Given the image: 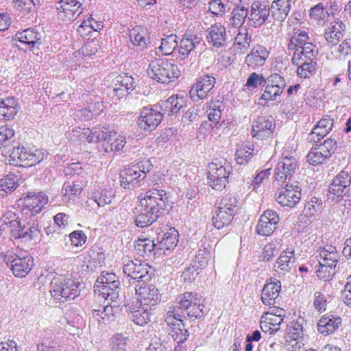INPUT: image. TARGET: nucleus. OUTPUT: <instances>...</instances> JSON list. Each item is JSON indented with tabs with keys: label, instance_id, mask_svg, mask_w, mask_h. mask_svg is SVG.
<instances>
[{
	"label": "nucleus",
	"instance_id": "1",
	"mask_svg": "<svg viewBox=\"0 0 351 351\" xmlns=\"http://www.w3.org/2000/svg\"><path fill=\"white\" fill-rule=\"evenodd\" d=\"M166 192L162 189H151L138 196L135 208V223L144 228L152 225L166 208Z\"/></svg>",
	"mask_w": 351,
	"mask_h": 351
},
{
	"label": "nucleus",
	"instance_id": "2",
	"mask_svg": "<svg viewBox=\"0 0 351 351\" xmlns=\"http://www.w3.org/2000/svg\"><path fill=\"white\" fill-rule=\"evenodd\" d=\"M0 232L1 234H9L11 239H21L22 242H29L36 239L40 232L36 220L29 221L22 225L18 215L11 210H8L3 215L0 220Z\"/></svg>",
	"mask_w": 351,
	"mask_h": 351
},
{
	"label": "nucleus",
	"instance_id": "3",
	"mask_svg": "<svg viewBox=\"0 0 351 351\" xmlns=\"http://www.w3.org/2000/svg\"><path fill=\"white\" fill-rule=\"evenodd\" d=\"M148 76L154 81L169 84L181 75V71L173 60L166 58L152 60L147 69Z\"/></svg>",
	"mask_w": 351,
	"mask_h": 351
},
{
	"label": "nucleus",
	"instance_id": "4",
	"mask_svg": "<svg viewBox=\"0 0 351 351\" xmlns=\"http://www.w3.org/2000/svg\"><path fill=\"white\" fill-rule=\"evenodd\" d=\"M232 171L230 164L226 161H213L206 169L207 184L213 190L222 191L229 181Z\"/></svg>",
	"mask_w": 351,
	"mask_h": 351
},
{
	"label": "nucleus",
	"instance_id": "5",
	"mask_svg": "<svg viewBox=\"0 0 351 351\" xmlns=\"http://www.w3.org/2000/svg\"><path fill=\"white\" fill-rule=\"evenodd\" d=\"M153 168L149 160H143L136 164L126 166L119 173L120 185L129 189L141 180H144L147 173Z\"/></svg>",
	"mask_w": 351,
	"mask_h": 351
},
{
	"label": "nucleus",
	"instance_id": "6",
	"mask_svg": "<svg viewBox=\"0 0 351 351\" xmlns=\"http://www.w3.org/2000/svg\"><path fill=\"white\" fill-rule=\"evenodd\" d=\"M50 293L55 300L64 302L68 299L77 297L79 295V288L73 278L60 275L53 278Z\"/></svg>",
	"mask_w": 351,
	"mask_h": 351
},
{
	"label": "nucleus",
	"instance_id": "7",
	"mask_svg": "<svg viewBox=\"0 0 351 351\" xmlns=\"http://www.w3.org/2000/svg\"><path fill=\"white\" fill-rule=\"evenodd\" d=\"M176 303L178 309L185 311L191 318H200L204 314V305L202 297L197 292L185 291L178 295Z\"/></svg>",
	"mask_w": 351,
	"mask_h": 351
},
{
	"label": "nucleus",
	"instance_id": "8",
	"mask_svg": "<svg viewBox=\"0 0 351 351\" xmlns=\"http://www.w3.org/2000/svg\"><path fill=\"white\" fill-rule=\"evenodd\" d=\"M49 202L48 196L42 191H29L18 200L23 213L32 216L40 213Z\"/></svg>",
	"mask_w": 351,
	"mask_h": 351
},
{
	"label": "nucleus",
	"instance_id": "9",
	"mask_svg": "<svg viewBox=\"0 0 351 351\" xmlns=\"http://www.w3.org/2000/svg\"><path fill=\"white\" fill-rule=\"evenodd\" d=\"M43 153L35 147H14L10 154L11 160L16 165L28 167L36 165L43 160Z\"/></svg>",
	"mask_w": 351,
	"mask_h": 351
},
{
	"label": "nucleus",
	"instance_id": "10",
	"mask_svg": "<svg viewBox=\"0 0 351 351\" xmlns=\"http://www.w3.org/2000/svg\"><path fill=\"white\" fill-rule=\"evenodd\" d=\"M274 198L282 207L294 208L301 201V189L298 185L287 183L284 186L278 189Z\"/></svg>",
	"mask_w": 351,
	"mask_h": 351
},
{
	"label": "nucleus",
	"instance_id": "11",
	"mask_svg": "<svg viewBox=\"0 0 351 351\" xmlns=\"http://www.w3.org/2000/svg\"><path fill=\"white\" fill-rule=\"evenodd\" d=\"M286 317V311L277 306L270 307L261 318V328L265 333L274 334L280 330V326Z\"/></svg>",
	"mask_w": 351,
	"mask_h": 351
},
{
	"label": "nucleus",
	"instance_id": "12",
	"mask_svg": "<svg viewBox=\"0 0 351 351\" xmlns=\"http://www.w3.org/2000/svg\"><path fill=\"white\" fill-rule=\"evenodd\" d=\"M95 287L97 288L99 295L104 299L114 298L117 293V289L120 287L119 278L114 274L102 271L97 278Z\"/></svg>",
	"mask_w": 351,
	"mask_h": 351
},
{
	"label": "nucleus",
	"instance_id": "13",
	"mask_svg": "<svg viewBox=\"0 0 351 351\" xmlns=\"http://www.w3.org/2000/svg\"><path fill=\"white\" fill-rule=\"evenodd\" d=\"M276 129V123L271 116L260 115L253 120L251 136L257 140L264 141L270 138Z\"/></svg>",
	"mask_w": 351,
	"mask_h": 351
},
{
	"label": "nucleus",
	"instance_id": "14",
	"mask_svg": "<svg viewBox=\"0 0 351 351\" xmlns=\"http://www.w3.org/2000/svg\"><path fill=\"white\" fill-rule=\"evenodd\" d=\"M5 261L12 274L15 277L21 278L27 276L34 265V258L31 256H24L23 257L16 254L6 256Z\"/></svg>",
	"mask_w": 351,
	"mask_h": 351
},
{
	"label": "nucleus",
	"instance_id": "15",
	"mask_svg": "<svg viewBox=\"0 0 351 351\" xmlns=\"http://www.w3.org/2000/svg\"><path fill=\"white\" fill-rule=\"evenodd\" d=\"M138 302L144 308L152 309L161 300V294L158 289L152 284H144L136 289Z\"/></svg>",
	"mask_w": 351,
	"mask_h": 351
},
{
	"label": "nucleus",
	"instance_id": "16",
	"mask_svg": "<svg viewBox=\"0 0 351 351\" xmlns=\"http://www.w3.org/2000/svg\"><path fill=\"white\" fill-rule=\"evenodd\" d=\"M280 220L278 214L272 210H267L261 215L256 231L261 236H269L276 229V226Z\"/></svg>",
	"mask_w": 351,
	"mask_h": 351
},
{
	"label": "nucleus",
	"instance_id": "17",
	"mask_svg": "<svg viewBox=\"0 0 351 351\" xmlns=\"http://www.w3.org/2000/svg\"><path fill=\"white\" fill-rule=\"evenodd\" d=\"M162 114L153 108L144 107L138 119L139 128L144 130L152 131L160 123Z\"/></svg>",
	"mask_w": 351,
	"mask_h": 351
},
{
	"label": "nucleus",
	"instance_id": "18",
	"mask_svg": "<svg viewBox=\"0 0 351 351\" xmlns=\"http://www.w3.org/2000/svg\"><path fill=\"white\" fill-rule=\"evenodd\" d=\"M215 84V78L213 76L204 75L199 77L190 90L191 98L195 101L205 99Z\"/></svg>",
	"mask_w": 351,
	"mask_h": 351
},
{
	"label": "nucleus",
	"instance_id": "19",
	"mask_svg": "<svg viewBox=\"0 0 351 351\" xmlns=\"http://www.w3.org/2000/svg\"><path fill=\"white\" fill-rule=\"evenodd\" d=\"M151 267L145 262L138 259L128 261L124 264L123 272L125 275L136 280H147L150 278L149 271Z\"/></svg>",
	"mask_w": 351,
	"mask_h": 351
},
{
	"label": "nucleus",
	"instance_id": "20",
	"mask_svg": "<svg viewBox=\"0 0 351 351\" xmlns=\"http://www.w3.org/2000/svg\"><path fill=\"white\" fill-rule=\"evenodd\" d=\"M298 167L296 159H280L274 169V181L283 184L292 177Z\"/></svg>",
	"mask_w": 351,
	"mask_h": 351
},
{
	"label": "nucleus",
	"instance_id": "21",
	"mask_svg": "<svg viewBox=\"0 0 351 351\" xmlns=\"http://www.w3.org/2000/svg\"><path fill=\"white\" fill-rule=\"evenodd\" d=\"M269 11L267 1H254L251 5L250 23L254 27H260L267 19Z\"/></svg>",
	"mask_w": 351,
	"mask_h": 351
},
{
	"label": "nucleus",
	"instance_id": "22",
	"mask_svg": "<svg viewBox=\"0 0 351 351\" xmlns=\"http://www.w3.org/2000/svg\"><path fill=\"white\" fill-rule=\"evenodd\" d=\"M303 337V327L298 321L291 322L287 327L285 346L289 351L300 348V341Z\"/></svg>",
	"mask_w": 351,
	"mask_h": 351
},
{
	"label": "nucleus",
	"instance_id": "23",
	"mask_svg": "<svg viewBox=\"0 0 351 351\" xmlns=\"http://www.w3.org/2000/svg\"><path fill=\"white\" fill-rule=\"evenodd\" d=\"M269 53V50L265 46L257 44L245 56V63L248 67L256 69L265 64Z\"/></svg>",
	"mask_w": 351,
	"mask_h": 351
},
{
	"label": "nucleus",
	"instance_id": "24",
	"mask_svg": "<svg viewBox=\"0 0 351 351\" xmlns=\"http://www.w3.org/2000/svg\"><path fill=\"white\" fill-rule=\"evenodd\" d=\"M291 58L292 65L314 61L317 55V47L313 43H307L302 47L294 49Z\"/></svg>",
	"mask_w": 351,
	"mask_h": 351
},
{
	"label": "nucleus",
	"instance_id": "25",
	"mask_svg": "<svg viewBox=\"0 0 351 351\" xmlns=\"http://www.w3.org/2000/svg\"><path fill=\"white\" fill-rule=\"evenodd\" d=\"M129 38L134 46L139 50L147 49L151 44L150 32L142 25H136L129 32Z\"/></svg>",
	"mask_w": 351,
	"mask_h": 351
},
{
	"label": "nucleus",
	"instance_id": "26",
	"mask_svg": "<svg viewBox=\"0 0 351 351\" xmlns=\"http://www.w3.org/2000/svg\"><path fill=\"white\" fill-rule=\"evenodd\" d=\"M20 110L18 99L14 96H8L0 98V120H12Z\"/></svg>",
	"mask_w": 351,
	"mask_h": 351
},
{
	"label": "nucleus",
	"instance_id": "27",
	"mask_svg": "<svg viewBox=\"0 0 351 351\" xmlns=\"http://www.w3.org/2000/svg\"><path fill=\"white\" fill-rule=\"evenodd\" d=\"M341 322L340 316L326 313L319 319L317 331L324 336H328L335 333L341 326Z\"/></svg>",
	"mask_w": 351,
	"mask_h": 351
},
{
	"label": "nucleus",
	"instance_id": "28",
	"mask_svg": "<svg viewBox=\"0 0 351 351\" xmlns=\"http://www.w3.org/2000/svg\"><path fill=\"white\" fill-rule=\"evenodd\" d=\"M280 291V281L275 278H270L263 288L261 296L262 302L267 306L275 304Z\"/></svg>",
	"mask_w": 351,
	"mask_h": 351
},
{
	"label": "nucleus",
	"instance_id": "29",
	"mask_svg": "<svg viewBox=\"0 0 351 351\" xmlns=\"http://www.w3.org/2000/svg\"><path fill=\"white\" fill-rule=\"evenodd\" d=\"M103 147L105 152H119L126 143L125 136L115 130H106V136L103 141Z\"/></svg>",
	"mask_w": 351,
	"mask_h": 351
},
{
	"label": "nucleus",
	"instance_id": "30",
	"mask_svg": "<svg viewBox=\"0 0 351 351\" xmlns=\"http://www.w3.org/2000/svg\"><path fill=\"white\" fill-rule=\"evenodd\" d=\"M58 4V14L66 19L73 20L82 12L80 0H60Z\"/></svg>",
	"mask_w": 351,
	"mask_h": 351
},
{
	"label": "nucleus",
	"instance_id": "31",
	"mask_svg": "<svg viewBox=\"0 0 351 351\" xmlns=\"http://www.w3.org/2000/svg\"><path fill=\"white\" fill-rule=\"evenodd\" d=\"M207 40L214 47L220 48L225 45L228 36L226 27L221 23L212 25L208 29Z\"/></svg>",
	"mask_w": 351,
	"mask_h": 351
},
{
	"label": "nucleus",
	"instance_id": "32",
	"mask_svg": "<svg viewBox=\"0 0 351 351\" xmlns=\"http://www.w3.org/2000/svg\"><path fill=\"white\" fill-rule=\"evenodd\" d=\"M279 81H280L279 75L271 76L266 82L265 90L260 99L267 102L276 100V97L283 92V86L278 84Z\"/></svg>",
	"mask_w": 351,
	"mask_h": 351
},
{
	"label": "nucleus",
	"instance_id": "33",
	"mask_svg": "<svg viewBox=\"0 0 351 351\" xmlns=\"http://www.w3.org/2000/svg\"><path fill=\"white\" fill-rule=\"evenodd\" d=\"M133 79L127 75H119L117 76L112 82L113 88V95L119 100L125 97L130 89L133 88Z\"/></svg>",
	"mask_w": 351,
	"mask_h": 351
},
{
	"label": "nucleus",
	"instance_id": "34",
	"mask_svg": "<svg viewBox=\"0 0 351 351\" xmlns=\"http://www.w3.org/2000/svg\"><path fill=\"white\" fill-rule=\"evenodd\" d=\"M295 260L294 250L287 248L280 253L276 261L274 269L277 272H281L282 274L287 273L291 271Z\"/></svg>",
	"mask_w": 351,
	"mask_h": 351
},
{
	"label": "nucleus",
	"instance_id": "35",
	"mask_svg": "<svg viewBox=\"0 0 351 351\" xmlns=\"http://www.w3.org/2000/svg\"><path fill=\"white\" fill-rule=\"evenodd\" d=\"M351 176L345 171H341L333 180L330 186V192L337 197H342L344 189L350 185Z\"/></svg>",
	"mask_w": 351,
	"mask_h": 351
},
{
	"label": "nucleus",
	"instance_id": "36",
	"mask_svg": "<svg viewBox=\"0 0 351 351\" xmlns=\"http://www.w3.org/2000/svg\"><path fill=\"white\" fill-rule=\"evenodd\" d=\"M333 125V119L329 115H324L313 128L310 136L313 141H319L326 136Z\"/></svg>",
	"mask_w": 351,
	"mask_h": 351
},
{
	"label": "nucleus",
	"instance_id": "37",
	"mask_svg": "<svg viewBox=\"0 0 351 351\" xmlns=\"http://www.w3.org/2000/svg\"><path fill=\"white\" fill-rule=\"evenodd\" d=\"M252 36L249 34L248 29L245 27L240 28L234 38L233 43L234 51L236 53L245 54L248 50Z\"/></svg>",
	"mask_w": 351,
	"mask_h": 351
},
{
	"label": "nucleus",
	"instance_id": "38",
	"mask_svg": "<svg viewBox=\"0 0 351 351\" xmlns=\"http://www.w3.org/2000/svg\"><path fill=\"white\" fill-rule=\"evenodd\" d=\"M344 27L340 20L330 23L324 33V37L327 42L332 45H337L343 36Z\"/></svg>",
	"mask_w": 351,
	"mask_h": 351
},
{
	"label": "nucleus",
	"instance_id": "39",
	"mask_svg": "<svg viewBox=\"0 0 351 351\" xmlns=\"http://www.w3.org/2000/svg\"><path fill=\"white\" fill-rule=\"evenodd\" d=\"M12 40L19 41L32 49L40 40V34L34 29L27 28L21 32H16Z\"/></svg>",
	"mask_w": 351,
	"mask_h": 351
},
{
	"label": "nucleus",
	"instance_id": "40",
	"mask_svg": "<svg viewBox=\"0 0 351 351\" xmlns=\"http://www.w3.org/2000/svg\"><path fill=\"white\" fill-rule=\"evenodd\" d=\"M235 215L230 212L216 207L213 213V224L215 228L221 229L230 226L234 218Z\"/></svg>",
	"mask_w": 351,
	"mask_h": 351
},
{
	"label": "nucleus",
	"instance_id": "41",
	"mask_svg": "<svg viewBox=\"0 0 351 351\" xmlns=\"http://www.w3.org/2000/svg\"><path fill=\"white\" fill-rule=\"evenodd\" d=\"M317 261L319 264H326L336 267L339 254L335 247L327 245L319 250Z\"/></svg>",
	"mask_w": 351,
	"mask_h": 351
},
{
	"label": "nucleus",
	"instance_id": "42",
	"mask_svg": "<svg viewBox=\"0 0 351 351\" xmlns=\"http://www.w3.org/2000/svg\"><path fill=\"white\" fill-rule=\"evenodd\" d=\"M200 40L197 34L186 32L181 41L179 47V53L182 56V59L186 58L189 53L193 51L196 44L199 43Z\"/></svg>",
	"mask_w": 351,
	"mask_h": 351
},
{
	"label": "nucleus",
	"instance_id": "43",
	"mask_svg": "<svg viewBox=\"0 0 351 351\" xmlns=\"http://www.w3.org/2000/svg\"><path fill=\"white\" fill-rule=\"evenodd\" d=\"M129 310L132 314L133 322L139 326L146 325L150 320L151 310L149 308H144V306H129Z\"/></svg>",
	"mask_w": 351,
	"mask_h": 351
},
{
	"label": "nucleus",
	"instance_id": "44",
	"mask_svg": "<svg viewBox=\"0 0 351 351\" xmlns=\"http://www.w3.org/2000/svg\"><path fill=\"white\" fill-rule=\"evenodd\" d=\"M178 243V234L174 228H171L164 233L162 239L158 241V247L163 254L168 250L174 249Z\"/></svg>",
	"mask_w": 351,
	"mask_h": 351
},
{
	"label": "nucleus",
	"instance_id": "45",
	"mask_svg": "<svg viewBox=\"0 0 351 351\" xmlns=\"http://www.w3.org/2000/svg\"><path fill=\"white\" fill-rule=\"evenodd\" d=\"M291 0H274L271 4V13L274 19L282 21L291 10Z\"/></svg>",
	"mask_w": 351,
	"mask_h": 351
},
{
	"label": "nucleus",
	"instance_id": "46",
	"mask_svg": "<svg viewBox=\"0 0 351 351\" xmlns=\"http://www.w3.org/2000/svg\"><path fill=\"white\" fill-rule=\"evenodd\" d=\"M311 20L318 25H324L329 19V13L323 3H319L311 8Z\"/></svg>",
	"mask_w": 351,
	"mask_h": 351
},
{
	"label": "nucleus",
	"instance_id": "47",
	"mask_svg": "<svg viewBox=\"0 0 351 351\" xmlns=\"http://www.w3.org/2000/svg\"><path fill=\"white\" fill-rule=\"evenodd\" d=\"M248 9L244 5H234L230 19V25L232 27L242 28L247 15Z\"/></svg>",
	"mask_w": 351,
	"mask_h": 351
},
{
	"label": "nucleus",
	"instance_id": "48",
	"mask_svg": "<svg viewBox=\"0 0 351 351\" xmlns=\"http://www.w3.org/2000/svg\"><path fill=\"white\" fill-rule=\"evenodd\" d=\"M308 33L304 30L294 29L292 35L290 37L289 42L287 44V49L293 51L297 47H302L307 43L308 40Z\"/></svg>",
	"mask_w": 351,
	"mask_h": 351
},
{
	"label": "nucleus",
	"instance_id": "49",
	"mask_svg": "<svg viewBox=\"0 0 351 351\" xmlns=\"http://www.w3.org/2000/svg\"><path fill=\"white\" fill-rule=\"evenodd\" d=\"M183 104L184 101L182 97H180L178 95H173L169 97L162 104L163 114L167 115L176 114L183 106Z\"/></svg>",
	"mask_w": 351,
	"mask_h": 351
},
{
	"label": "nucleus",
	"instance_id": "50",
	"mask_svg": "<svg viewBox=\"0 0 351 351\" xmlns=\"http://www.w3.org/2000/svg\"><path fill=\"white\" fill-rule=\"evenodd\" d=\"M155 247L154 241L148 238H138L134 244V249L141 256L149 255L154 252Z\"/></svg>",
	"mask_w": 351,
	"mask_h": 351
},
{
	"label": "nucleus",
	"instance_id": "51",
	"mask_svg": "<svg viewBox=\"0 0 351 351\" xmlns=\"http://www.w3.org/2000/svg\"><path fill=\"white\" fill-rule=\"evenodd\" d=\"M19 186L18 180L14 174L5 175L0 180V195L12 193Z\"/></svg>",
	"mask_w": 351,
	"mask_h": 351
},
{
	"label": "nucleus",
	"instance_id": "52",
	"mask_svg": "<svg viewBox=\"0 0 351 351\" xmlns=\"http://www.w3.org/2000/svg\"><path fill=\"white\" fill-rule=\"evenodd\" d=\"M129 337L122 333H117L110 339V348L111 351H128Z\"/></svg>",
	"mask_w": 351,
	"mask_h": 351
},
{
	"label": "nucleus",
	"instance_id": "53",
	"mask_svg": "<svg viewBox=\"0 0 351 351\" xmlns=\"http://www.w3.org/2000/svg\"><path fill=\"white\" fill-rule=\"evenodd\" d=\"M13 6L19 15L23 17L35 10L36 3L35 0H14Z\"/></svg>",
	"mask_w": 351,
	"mask_h": 351
},
{
	"label": "nucleus",
	"instance_id": "54",
	"mask_svg": "<svg viewBox=\"0 0 351 351\" xmlns=\"http://www.w3.org/2000/svg\"><path fill=\"white\" fill-rule=\"evenodd\" d=\"M297 66V76L303 80L309 79L315 72L317 63L315 61L295 64Z\"/></svg>",
	"mask_w": 351,
	"mask_h": 351
},
{
	"label": "nucleus",
	"instance_id": "55",
	"mask_svg": "<svg viewBox=\"0 0 351 351\" xmlns=\"http://www.w3.org/2000/svg\"><path fill=\"white\" fill-rule=\"evenodd\" d=\"M177 47V36L171 34L161 40V45L159 47V49L162 54L168 56L171 54Z\"/></svg>",
	"mask_w": 351,
	"mask_h": 351
},
{
	"label": "nucleus",
	"instance_id": "56",
	"mask_svg": "<svg viewBox=\"0 0 351 351\" xmlns=\"http://www.w3.org/2000/svg\"><path fill=\"white\" fill-rule=\"evenodd\" d=\"M322 209V202L316 197H313L304 205L303 213L306 217H312Z\"/></svg>",
	"mask_w": 351,
	"mask_h": 351
},
{
	"label": "nucleus",
	"instance_id": "57",
	"mask_svg": "<svg viewBox=\"0 0 351 351\" xmlns=\"http://www.w3.org/2000/svg\"><path fill=\"white\" fill-rule=\"evenodd\" d=\"M238 199L232 194H226L217 203V206L225 210L232 212L233 214L236 215L237 209Z\"/></svg>",
	"mask_w": 351,
	"mask_h": 351
},
{
	"label": "nucleus",
	"instance_id": "58",
	"mask_svg": "<svg viewBox=\"0 0 351 351\" xmlns=\"http://www.w3.org/2000/svg\"><path fill=\"white\" fill-rule=\"evenodd\" d=\"M266 84V80L262 74L256 72L252 73L247 79L246 83L243 86V90H249L252 92L253 90L257 88L259 86Z\"/></svg>",
	"mask_w": 351,
	"mask_h": 351
},
{
	"label": "nucleus",
	"instance_id": "59",
	"mask_svg": "<svg viewBox=\"0 0 351 351\" xmlns=\"http://www.w3.org/2000/svg\"><path fill=\"white\" fill-rule=\"evenodd\" d=\"M315 147L321 153L325 159L329 158L334 153L337 148L336 141L328 138L325 140L322 143L316 145Z\"/></svg>",
	"mask_w": 351,
	"mask_h": 351
},
{
	"label": "nucleus",
	"instance_id": "60",
	"mask_svg": "<svg viewBox=\"0 0 351 351\" xmlns=\"http://www.w3.org/2000/svg\"><path fill=\"white\" fill-rule=\"evenodd\" d=\"M315 147L321 153L325 159L329 158L334 153L337 148L336 141L328 138L325 140L322 143L316 145Z\"/></svg>",
	"mask_w": 351,
	"mask_h": 351
},
{
	"label": "nucleus",
	"instance_id": "61",
	"mask_svg": "<svg viewBox=\"0 0 351 351\" xmlns=\"http://www.w3.org/2000/svg\"><path fill=\"white\" fill-rule=\"evenodd\" d=\"M279 243L276 240H272L263 247L261 259L263 261H271L275 254L279 251Z\"/></svg>",
	"mask_w": 351,
	"mask_h": 351
},
{
	"label": "nucleus",
	"instance_id": "62",
	"mask_svg": "<svg viewBox=\"0 0 351 351\" xmlns=\"http://www.w3.org/2000/svg\"><path fill=\"white\" fill-rule=\"evenodd\" d=\"M14 135L15 131L12 126L9 125L0 126V150L10 144V141Z\"/></svg>",
	"mask_w": 351,
	"mask_h": 351
},
{
	"label": "nucleus",
	"instance_id": "63",
	"mask_svg": "<svg viewBox=\"0 0 351 351\" xmlns=\"http://www.w3.org/2000/svg\"><path fill=\"white\" fill-rule=\"evenodd\" d=\"M254 154V149L250 147L241 145L236 152V160L239 165L247 163Z\"/></svg>",
	"mask_w": 351,
	"mask_h": 351
},
{
	"label": "nucleus",
	"instance_id": "64",
	"mask_svg": "<svg viewBox=\"0 0 351 351\" xmlns=\"http://www.w3.org/2000/svg\"><path fill=\"white\" fill-rule=\"evenodd\" d=\"M336 267L326 264H319L317 270L316 271L317 276L322 280H329L335 274V269Z\"/></svg>",
	"mask_w": 351,
	"mask_h": 351
}]
</instances>
